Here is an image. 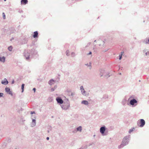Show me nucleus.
Returning <instances> with one entry per match:
<instances>
[{
	"label": "nucleus",
	"mask_w": 149,
	"mask_h": 149,
	"mask_svg": "<svg viewBox=\"0 0 149 149\" xmlns=\"http://www.w3.org/2000/svg\"><path fill=\"white\" fill-rule=\"evenodd\" d=\"M61 107L63 110H67L70 107V103L68 99L65 100Z\"/></svg>",
	"instance_id": "obj_1"
},
{
	"label": "nucleus",
	"mask_w": 149,
	"mask_h": 149,
	"mask_svg": "<svg viewBox=\"0 0 149 149\" xmlns=\"http://www.w3.org/2000/svg\"><path fill=\"white\" fill-rule=\"evenodd\" d=\"M129 136H126L123 139L121 144L120 145V148H122L124 146L126 145L128 143V140Z\"/></svg>",
	"instance_id": "obj_2"
},
{
	"label": "nucleus",
	"mask_w": 149,
	"mask_h": 149,
	"mask_svg": "<svg viewBox=\"0 0 149 149\" xmlns=\"http://www.w3.org/2000/svg\"><path fill=\"white\" fill-rule=\"evenodd\" d=\"M82 130V127L81 126H79L76 128L74 129L72 131V132L74 133H76L77 132L80 133Z\"/></svg>",
	"instance_id": "obj_3"
},
{
	"label": "nucleus",
	"mask_w": 149,
	"mask_h": 149,
	"mask_svg": "<svg viewBox=\"0 0 149 149\" xmlns=\"http://www.w3.org/2000/svg\"><path fill=\"white\" fill-rule=\"evenodd\" d=\"M145 121L143 119H141L138 122V125L140 127H143L145 124Z\"/></svg>",
	"instance_id": "obj_4"
},
{
	"label": "nucleus",
	"mask_w": 149,
	"mask_h": 149,
	"mask_svg": "<svg viewBox=\"0 0 149 149\" xmlns=\"http://www.w3.org/2000/svg\"><path fill=\"white\" fill-rule=\"evenodd\" d=\"M56 100L57 101V103L60 104H62L64 102L63 100L59 97H56Z\"/></svg>",
	"instance_id": "obj_5"
},
{
	"label": "nucleus",
	"mask_w": 149,
	"mask_h": 149,
	"mask_svg": "<svg viewBox=\"0 0 149 149\" xmlns=\"http://www.w3.org/2000/svg\"><path fill=\"white\" fill-rule=\"evenodd\" d=\"M5 91L7 92V93L11 95V96H13V94L12 92L10 91V88L8 87H6L5 89Z\"/></svg>",
	"instance_id": "obj_6"
},
{
	"label": "nucleus",
	"mask_w": 149,
	"mask_h": 149,
	"mask_svg": "<svg viewBox=\"0 0 149 149\" xmlns=\"http://www.w3.org/2000/svg\"><path fill=\"white\" fill-rule=\"evenodd\" d=\"M31 118L32 119V121L31 123V127H33L36 125V119H33L32 118Z\"/></svg>",
	"instance_id": "obj_7"
},
{
	"label": "nucleus",
	"mask_w": 149,
	"mask_h": 149,
	"mask_svg": "<svg viewBox=\"0 0 149 149\" xmlns=\"http://www.w3.org/2000/svg\"><path fill=\"white\" fill-rule=\"evenodd\" d=\"M24 56L25 57L26 60H29V54L27 51H25L24 52Z\"/></svg>",
	"instance_id": "obj_8"
},
{
	"label": "nucleus",
	"mask_w": 149,
	"mask_h": 149,
	"mask_svg": "<svg viewBox=\"0 0 149 149\" xmlns=\"http://www.w3.org/2000/svg\"><path fill=\"white\" fill-rule=\"evenodd\" d=\"M8 81L6 78H4L1 81V83L4 85H6L8 84Z\"/></svg>",
	"instance_id": "obj_9"
},
{
	"label": "nucleus",
	"mask_w": 149,
	"mask_h": 149,
	"mask_svg": "<svg viewBox=\"0 0 149 149\" xmlns=\"http://www.w3.org/2000/svg\"><path fill=\"white\" fill-rule=\"evenodd\" d=\"M56 81L53 79H51L48 81V84L50 86L53 85L55 83Z\"/></svg>",
	"instance_id": "obj_10"
},
{
	"label": "nucleus",
	"mask_w": 149,
	"mask_h": 149,
	"mask_svg": "<svg viewBox=\"0 0 149 149\" xmlns=\"http://www.w3.org/2000/svg\"><path fill=\"white\" fill-rule=\"evenodd\" d=\"M137 101L134 99L131 100L130 102V104L132 105H134L135 103H137Z\"/></svg>",
	"instance_id": "obj_11"
},
{
	"label": "nucleus",
	"mask_w": 149,
	"mask_h": 149,
	"mask_svg": "<svg viewBox=\"0 0 149 149\" xmlns=\"http://www.w3.org/2000/svg\"><path fill=\"white\" fill-rule=\"evenodd\" d=\"M105 130V127H101L100 129V132L102 134H104Z\"/></svg>",
	"instance_id": "obj_12"
},
{
	"label": "nucleus",
	"mask_w": 149,
	"mask_h": 149,
	"mask_svg": "<svg viewBox=\"0 0 149 149\" xmlns=\"http://www.w3.org/2000/svg\"><path fill=\"white\" fill-rule=\"evenodd\" d=\"M5 57L4 56L0 57V61L4 63L5 62Z\"/></svg>",
	"instance_id": "obj_13"
},
{
	"label": "nucleus",
	"mask_w": 149,
	"mask_h": 149,
	"mask_svg": "<svg viewBox=\"0 0 149 149\" xmlns=\"http://www.w3.org/2000/svg\"><path fill=\"white\" fill-rule=\"evenodd\" d=\"M38 32L37 31H35L34 32V35H33V37L35 38L37 37L38 35Z\"/></svg>",
	"instance_id": "obj_14"
},
{
	"label": "nucleus",
	"mask_w": 149,
	"mask_h": 149,
	"mask_svg": "<svg viewBox=\"0 0 149 149\" xmlns=\"http://www.w3.org/2000/svg\"><path fill=\"white\" fill-rule=\"evenodd\" d=\"M91 62H89V64H85V65L87 66V67H88V68L90 69L91 68Z\"/></svg>",
	"instance_id": "obj_15"
},
{
	"label": "nucleus",
	"mask_w": 149,
	"mask_h": 149,
	"mask_svg": "<svg viewBox=\"0 0 149 149\" xmlns=\"http://www.w3.org/2000/svg\"><path fill=\"white\" fill-rule=\"evenodd\" d=\"M53 100V98L52 97H50L48 99V101L49 102H52Z\"/></svg>",
	"instance_id": "obj_16"
},
{
	"label": "nucleus",
	"mask_w": 149,
	"mask_h": 149,
	"mask_svg": "<svg viewBox=\"0 0 149 149\" xmlns=\"http://www.w3.org/2000/svg\"><path fill=\"white\" fill-rule=\"evenodd\" d=\"M57 86H55L54 88H51V90L52 91H53L57 88Z\"/></svg>",
	"instance_id": "obj_17"
},
{
	"label": "nucleus",
	"mask_w": 149,
	"mask_h": 149,
	"mask_svg": "<svg viewBox=\"0 0 149 149\" xmlns=\"http://www.w3.org/2000/svg\"><path fill=\"white\" fill-rule=\"evenodd\" d=\"M80 89L81 91V92L82 93V94L84 93V89L83 88V86H81L80 87Z\"/></svg>",
	"instance_id": "obj_18"
},
{
	"label": "nucleus",
	"mask_w": 149,
	"mask_h": 149,
	"mask_svg": "<svg viewBox=\"0 0 149 149\" xmlns=\"http://www.w3.org/2000/svg\"><path fill=\"white\" fill-rule=\"evenodd\" d=\"M21 3L23 2L24 4H26L28 3V1L27 0H22L21 1Z\"/></svg>",
	"instance_id": "obj_19"
},
{
	"label": "nucleus",
	"mask_w": 149,
	"mask_h": 149,
	"mask_svg": "<svg viewBox=\"0 0 149 149\" xmlns=\"http://www.w3.org/2000/svg\"><path fill=\"white\" fill-rule=\"evenodd\" d=\"M24 84H22V85L21 86V89L22 90V92H23L24 91Z\"/></svg>",
	"instance_id": "obj_20"
},
{
	"label": "nucleus",
	"mask_w": 149,
	"mask_h": 149,
	"mask_svg": "<svg viewBox=\"0 0 149 149\" xmlns=\"http://www.w3.org/2000/svg\"><path fill=\"white\" fill-rule=\"evenodd\" d=\"M13 47L12 46H10V47H8V50L10 51H12V50Z\"/></svg>",
	"instance_id": "obj_21"
},
{
	"label": "nucleus",
	"mask_w": 149,
	"mask_h": 149,
	"mask_svg": "<svg viewBox=\"0 0 149 149\" xmlns=\"http://www.w3.org/2000/svg\"><path fill=\"white\" fill-rule=\"evenodd\" d=\"M123 53H124L123 52H121V54H120L119 55V59L120 60L121 59L122 55L123 54Z\"/></svg>",
	"instance_id": "obj_22"
},
{
	"label": "nucleus",
	"mask_w": 149,
	"mask_h": 149,
	"mask_svg": "<svg viewBox=\"0 0 149 149\" xmlns=\"http://www.w3.org/2000/svg\"><path fill=\"white\" fill-rule=\"evenodd\" d=\"M66 55L67 56H69L70 54H69V50H67L66 51Z\"/></svg>",
	"instance_id": "obj_23"
},
{
	"label": "nucleus",
	"mask_w": 149,
	"mask_h": 149,
	"mask_svg": "<svg viewBox=\"0 0 149 149\" xmlns=\"http://www.w3.org/2000/svg\"><path fill=\"white\" fill-rule=\"evenodd\" d=\"M71 56L72 57H74L75 56V54L74 52H72L71 54Z\"/></svg>",
	"instance_id": "obj_24"
},
{
	"label": "nucleus",
	"mask_w": 149,
	"mask_h": 149,
	"mask_svg": "<svg viewBox=\"0 0 149 149\" xmlns=\"http://www.w3.org/2000/svg\"><path fill=\"white\" fill-rule=\"evenodd\" d=\"M3 93H0V97L3 96Z\"/></svg>",
	"instance_id": "obj_25"
},
{
	"label": "nucleus",
	"mask_w": 149,
	"mask_h": 149,
	"mask_svg": "<svg viewBox=\"0 0 149 149\" xmlns=\"http://www.w3.org/2000/svg\"><path fill=\"white\" fill-rule=\"evenodd\" d=\"M3 16L4 19H5V15L4 13H3Z\"/></svg>",
	"instance_id": "obj_26"
},
{
	"label": "nucleus",
	"mask_w": 149,
	"mask_h": 149,
	"mask_svg": "<svg viewBox=\"0 0 149 149\" xmlns=\"http://www.w3.org/2000/svg\"><path fill=\"white\" fill-rule=\"evenodd\" d=\"M88 104V102L87 101L84 100V104Z\"/></svg>",
	"instance_id": "obj_27"
},
{
	"label": "nucleus",
	"mask_w": 149,
	"mask_h": 149,
	"mask_svg": "<svg viewBox=\"0 0 149 149\" xmlns=\"http://www.w3.org/2000/svg\"><path fill=\"white\" fill-rule=\"evenodd\" d=\"M35 111H31V114H35Z\"/></svg>",
	"instance_id": "obj_28"
},
{
	"label": "nucleus",
	"mask_w": 149,
	"mask_h": 149,
	"mask_svg": "<svg viewBox=\"0 0 149 149\" xmlns=\"http://www.w3.org/2000/svg\"><path fill=\"white\" fill-rule=\"evenodd\" d=\"M74 93H71V95L72 96H73L74 95Z\"/></svg>",
	"instance_id": "obj_29"
},
{
	"label": "nucleus",
	"mask_w": 149,
	"mask_h": 149,
	"mask_svg": "<svg viewBox=\"0 0 149 149\" xmlns=\"http://www.w3.org/2000/svg\"><path fill=\"white\" fill-rule=\"evenodd\" d=\"M133 131V130H130L129 131V132L130 133L131 132H132Z\"/></svg>",
	"instance_id": "obj_30"
},
{
	"label": "nucleus",
	"mask_w": 149,
	"mask_h": 149,
	"mask_svg": "<svg viewBox=\"0 0 149 149\" xmlns=\"http://www.w3.org/2000/svg\"><path fill=\"white\" fill-rule=\"evenodd\" d=\"M36 88H33V90L34 91V92H35L36 91Z\"/></svg>",
	"instance_id": "obj_31"
},
{
	"label": "nucleus",
	"mask_w": 149,
	"mask_h": 149,
	"mask_svg": "<svg viewBox=\"0 0 149 149\" xmlns=\"http://www.w3.org/2000/svg\"><path fill=\"white\" fill-rule=\"evenodd\" d=\"M14 80H13L12 81V84H14Z\"/></svg>",
	"instance_id": "obj_32"
},
{
	"label": "nucleus",
	"mask_w": 149,
	"mask_h": 149,
	"mask_svg": "<svg viewBox=\"0 0 149 149\" xmlns=\"http://www.w3.org/2000/svg\"><path fill=\"white\" fill-rule=\"evenodd\" d=\"M46 139L47 140H48L49 139V137H47L46 138Z\"/></svg>",
	"instance_id": "obj_33"
},
{
	"label": "nucleus",
	"mask_w": 149,
	"mask_h": 149,
	"mask_svg": "<svg viewBox=\"0 0 149 149\" xmlns=\"http://www.w3.org/2000/svg\"><path fill=\"white\" fill-rule=\"evenodd\" d=\"M91 54V52H90L89 54Z\"/></svg>",
	"instance_id": "obj_34"
},
{
	"label": "nucleus",
	"mask_w": 149,
	"mask_h": 149,
	"mask_svg": "<svg viewBox=\"0 0 149 149\" xmlns=\"http://www.w3.org/2000/svg\"><path fill=\"white\" fill-rule=\"evenodd\" d=\"M81 103L82 104H84V100H83V101H82Z\"/></svg>",
	"instance_id": "obj_35"
},
{
	"label": "nucleus",
	"mask_w": 149,
	"mask_h": 149,
	"mask_svg": "<svg viewBox=\"0 0 149 149\" xmlns=\"http://www.w3.org/2000/svg\"><path fill=\"white\" fill-rule=\"evenodd\" d=\"M79 149H84L83 147H82V148H80Z\"/></svg>",
	"instance_id": "obj_36"
},
{
	"label": "nucleus",
	"mask_w": 149,
	"mask_h": 149,
	"mask_svg": "<svg viewBox=\"0 0 149 149\" xmlns=\"http://www.w3.org/2000/svg\"><path fill=\"white\" fill-rule=\"evenodd\" d=\"M6 1V0H4V1Z\"/></svg>",
	"instance_id": "obj_37"
}]
</instances>
